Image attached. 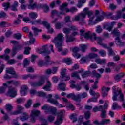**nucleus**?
I'll list each match as a JSON object with an SVG mask.
<instances>
[{
	"instance_id": "nucleus-45",
	"label": "nucleus",
	"mask_w": 125,
	"mask_h": 125,
	"mask_svg": "<svg viewBox=\"0 0 125 125\" xmlns=\"http://www.w3.org/2000/svg\"><path fill=\"white\" fill-rule=\"evenodd\" d=\"M121 17H122V11H119L117 12L116 16L113 17V19L114 20H118V19L121 18Z\"/></svg>"
},
{
	"instance_id": "nucleus-41",
	"label": "nucleus",
	"mask_w": 125,
	"mask_h": 125,
	"mask_svg": "<svg viewBox=\"0 0 125 125\" xmlns=\"http://www.w3.org/2000/svg\"><path fill=\"white\" fill-rule=\"evenodd\" d=\"M70 119L73 120V123H76L78 120L77 119V114L73 113L70 116Z\"/></svg>"
},
{
	"instance_id": "nucleus-9",
	"label": "nucleus",
	"mask_w": 125,
	"mask_h": 125,
	"mask_svg": "<svg viewBox=\"0 0 125 125\" xmlns=\"http://www.w3.org/2000/svg\"><path fill=\"white\" fill-rule=\"evenodd\" d=\"M61 71V78L62 81H69V80H70V76L67 75V73H66L67 69L64 68L63 69H62Z\"/></svg>"
},
{
	"instance_id": "nucleus-49",
	"label": "nucleus",
	"mask_w": 125,
	"mask_h": 125,
	"mask_svg": "<svg viewBox=\"0 0 125 125\" xmlns=\"http://www.w3.org/2000/svg\"><path fill=\"white\" fill-rule=\"evenodd\" d=\"M44 10V12H45L46 13L48 12L49 11V7L46 4H44L43 7L42 8Z\"/></svg>"
},
{
	"instance_id": "nucleus-26",
	"label": "nucleus",
	"mask_w": 125,
	"mask_h": 125,
	"mask_svg": "<svg viewBox=\"0 0 125 125\" xmlns=\"http://www.w3.org/2000/svg\"><path fill=\"white\" fill-rule=\"evenodd\" d=\"M6 72L7 74H10L13 76H15V75H17L15 73V71H14V68H13V67L6 68Z\"/></svg>"
},
{
	"instance_id": "nucleus-46",
	"label": "nucleus",
	"mask_w": 125,
	"mask_h": 125,
	"mask_svg": "<svg viewBox=\"0 0 125 125\" xmlns=\"http://www.w3.org/2000/svg\"><path fill=\"white\" fill-rule=\"evenodd\" d=\"M29 16L32 19H36L38 17V14L36 13L31 12L29 13Z\"/></svg>"
},
{
	"instance_id": "nucleus-2",
	"label": "nucleus",
	"mask_w": 125,
	"mask_h": 125,
	"mask_svg": "<svg viewBox=\"0 0 125 125\" xmlns=\"http://www.w3.org/2000/svg\"><path fill=\"white\" fill-rule=\"evenodd\" d=\"M116 87V86L112 87V92L113 93L112 99L113 101H116L118 99L117 97L119 96V95L120 94L119 96L120 100L121 101L124 102V95L122 94V91L118 89H117Z\"/></svg>"
},
{
	"instance_id": "nucleus-36",
	"label": "nucleus",
	"mask_w": 125,
	"mask_h": 125,
	"mask_svg": "<svg viewBox=\"0 0 125 125\" xmlns=\"http://www.w3.org/2000/svg\"><path fill=\"white\" fill-rule=\"evenodd\" d=\"M12 78H14V79H17V78H18V75L15 74V75L10 76L8 75V74H5L4 76V79H6L7 80H8L9 79H12Z\"/></svg>"
},
{
	"instance_id": "nucleus-44",
	"label": "nucleus",
	"mask_w": 125,
	"mask_h": 125,
	"mask_svg": "<svg viewBox=\"0 0 125 125\" xmlns=\"http://www.w3.org/2000/svg\"><path fill=\"white\" fill-rule=\"evenodd\" d=\"M0 58H2V59H4V60H6V61H7V60H9L10 57L8 55L4 54V55H0Z\"/></svg>"
},
{
	"instance_id": "nucleus-18",
	"label": "nucleus",
	"mask_w": 125,
	"mask_h": 125,
	"mask_svg": "<svg viewBox=\"0 0 125 125\" xmlns=\"http://www.w3.org/2000/svg\"><path fill=\"white\" fill-rule=\"evenodd\" d=\"M28 89V87H27L26 85H23L21 87V96H25L26 94H27V90Z\"/></svg>"
},
{
	"instance_id": "nucleus-50",
	"label": "nucleus",
	"mask_w": 125,
	"mask_h": 125,
	"mask_svg": "<svg viewBox=\"0 0 125 125\" xmlns=\"http://www.w3.org/2000/svg\"><path fill=\"white\" fill-rule=\"evenodd\" d=\"M62 61L63 63H66L67 65L72 64V60H71V59H64Z\"/></svg>"
},
{
	"instance_id": "nucleus-59",
	"label": "nucleus",
	"mask_w": 125,
	"mask_h": 125,
	"mask_svg": "<svg viewBox=\"0 0 125 125\" xmlns=\"http://www.w3.org/2000/svg\"><path fill=\"white\" fill-rule=\"evenodd\" d=\"M107 114L106 113V110H102L101 113V117L102 119H105L106 118V116Z\"/></svg>"
},
{
	"instance_id": "nucleus-17",
	"label": "nucleus",
	"mask_w": 125,
	"mask_h": 125,
	"mask_svg": "<svg viewBox=\"0 0 125 125\" xmlns=\"http://www.w3.org/2000/svg\"><path fill=\"white\" fill-rule=\"evenodd\" d=\"M96 41H97L98 44L101 45V46H103V47H107V44H104L102 42L103 38L100 37H97Z\"/></svg>"
},
{
	"instance_id": "nucleus-11",
	"label": "nucleus",
	"mask_w": 125,
	"mask_h": 125,
	"mask_svg": "<svg viewBox=\"0 0 125 125\" xmlns=\"http://www.w3.org/2000/svg\"><path fill=\"white\" fill-rule=\"evenodd\" d=\"M11 43H13L14 49H16L17 51L18 50H21V49L23 48V45L19 44V42H18L12 40L10 41Z\"/></svg>"
},
{
	"instance_id": "nucleus-48",
	"label": "nucleus",
	"mask_w": 125,
	"mask_h": 125,
	"mask_svg": "<svg viewBox=\"0 0 125 125\" xmlns=\"http://www.w3.org/2000/svg\"><path fill=\"white\" fill-rule=\"evenodd\" d=\"M29 64H30V61H29V60H28V59H25L23 61V67H24V68H27V67H28V66H29Z\"/></svg>"
},
{
	"instance_id": "nucleus-38",
	"label": "nucleus",
	"mask_w": 125,
	"mask_h": 125,
	"mask_svg": "<svg viewBox=\"0 0 125 125\" xmlns=\"http://www.w3.org/2000/svg\"><path fill=\"white\" fill-rule=\"evenodd\" d=\"M32 101L31 99H29L27 101L26 104H25V107L26 109H29V108H31V106H32Z\"/></svg>"
},
{
	"instance_id": "nucleus-29",
	"label": "nucleus",
	"mask_w": 125,
	"mask_h": 125,
	"mask_svg": "<svg viewBox=\"0 0 125 125\" xmlns=\"http://www.w3.org/2000/svg\"><path fill=\"white\" fill-rule=\"evenodd\" d=\"M17 108L18 111L11 113V115H18V114H20V113H21V111L24 109V107L21 106V105H18Z\"/></svg>"
},
{
	"instance_id": "nucleus-39",
	"label": "nucleus",
	"mask_w": 125,
	"mask_h": 125,
	"mask_svg": "<svg viewBox=\"0 0 125 125\" xmlns=\"http://www.w3.org/2000/svg\"><path fill=\"white\" fill-rule=\"evenodd\" d=\"M103 110V107H102V105H100L99 107L95 106L93 108V111L95 113V112H97L98 111L100 112L101 111Z\"/></svg>"
},
{
	"instance_id": "nucleus-4",
	"label": "nucleus",
	"mask_w": 125,
	"mask_h": 125,
	"mask_svg": "<svg viewBox=\"0 0 125 125\" xmlns=\"http://www.w3.org/2000/svg\"><path fill=\"white\" fill-rule=\"evenodd\" d=\"M84 18H85V14L84 13H81L75 17L74 20L76 21H78L80 25H84V24H85Z\"/></svg>"
},
{
	"instance_id": "nucleus-43",
	"label": "nucleus",
	"mask_w": 125,
	"mask_h": 125,
	"mask_svg": "<svg viewBox=\"0 0 125 125\" xmlns=\"http://www.w3.org/2000/svg\"><path fill=\"white\" fill-rule=\"evenodd\" d=\"M80 48L82 52H85V50L87 49V45L85 44H81Z\"/></svg>"
},
{
	"instance_id": "nucleus-31",
	"label": "nucleus",
	"mask_w": 125,
	"mask_h": 125,
	"mask_svg": "<svg viewBox=\"0 0 125 125\" xmlns=\"http://www.w3.org/2000/svg\"><path fill=\"white\" fill-rule=\"evenodd\" d=\"M18 6V2L15 1L14 3L11 5V10L12 11H17V7Z\"/></svg>"
},
{
	"instance_id": "nucleus-32",
	"label": "nucleus",
	"mask_w": 125,
	"mask_h": 125,
	"mask_svg": "<svg viewBox=\"0 0 125 125\" xmlns=\"http://www.w3.org/2000/svg\"><path fill=\"white\" fill-rule=\"evenodd\" d=\"M32 29L34 31V36H38L39 34L38 33L42 32V29H39L34 26H33Z\"/></svg>"
},
{
	"instance_id": "nucleus-15",
	"label": "nucleus",
	"mask_w": 125,
	"mask_h": 125,
	"mask_svg": "<svg viewBox=\"0 0 125 125\" xmlns=\"http://www.w3.org/2000/svg\"><path fill=\"white\" fill-rule=\"evenodd\" d=\"M110 88H106L105 86H103V87H102V97L104 98V97H106V96L108 95V92H109V90H110Z\"/></svg>"
},
{
	"instance_id": "nucleus-12",
	"label": "nucleus",
	"mask_w": 125,
	"mask_h": 125,
	"mask_svg": "<svg viewBox=\"0 0 125 125\" xmlns=\"http://www.w3.org/2000/svg\"><path fill=\"white\" fill-rule=\"evenodd\" d=\"M8 95H9L10 97H15V96L17 95V91H16V89L14 87L9 88L8 92Z\"/></svg>"
},
{
	"instance_id": "nucleus-37",
	"label": "nucleus",
	"mask_w": 125,
	"mask_h": 125,
	"mask_svg": "<svg viewBox=\"0 0 125 125\" xmlns=\"http://www.w3.org/2000/svg\"><path fill=\"white\" fill-rule=\"evenodd\" d=\"M32 101L31 99H29L27 101L26 104H25V107L26 109H29V108H31V106H32Z\"/></svg>"
},
{
	"instance_id": "nucleus-40",
	"label": "nucleus",
	"mask_w": 125,
	"mask_h": 125,
	"mask_svg": "<svg viewBox=\"0 0 125 125\" xmlns=\"http://www.w3.org/2000/svg\"><path fill=\"white\" fill-rule=\"evenodd\" d=\"M54 15H56V16H60V14H59V12H58L57 10H53L51 12V17L54 18Z\"/></svg>"
},
{
	"instance_id": "nucleus-3",
	"label": "nucleus",
	"mask_w": 125,
	"mask_h": 125,
	"mask_svg": "<svg viewBox=\"0 0 125 125\" xmlns=\"http://www.w3.org/2000/svg\"><path fill=\"white\" fill-rule=\"evenodd\" d=\"M42 110H44L46 114L51 113L53 115H56V108L51 106H48L47 104H45L41 107Z\"/></svg>"
},
{
	"instance_id": "nucleus-30",
	"label": "nucleus",
	"mask_w": 125,
	"mask_h": 125,
	"mask_svg": "<svg viewBox=\"0 0 125 125\" xmlns=\"http://www.w3.org/2000/svg\"><path fill=\"white\" fill-rule=\"evenodd\" d=\"M3 86L0 87V93H4L5 92V90H6L7 87H8L7 84L6 83H3Z\"/></svg>"
},
{
	"instance_id": "nucleus-57",
	"label": "nucleus",
	"mask_w": 125,
	"mask_h": 125,
	"mask_svg": "<svg viewBox=\"0 0 125 125\" xmlns=\"http://www.w3.org/2000/svg\"><path fill=\"white\" fill-rule=\"evenodd\" d=\"M54 115L55 114H52V115H50L48 117V120L49 122H53L54 121V119H55V117L54 116Z\"/></svg>"
},
{
	"instance_id": "nucleus-20",
	"label": "nucleus",
	"mask_w": 125,
	"mask_h": 125,
	"mask_svg": "<svg viewBox=\"0 0 125 125\" xmlns=\"http://www.w3.org/2000/svg\"><path fill=\"white\" fill-rule=\"evenodd\" d=\"M115 42L119 46H124V45H125V43L122 42V41L120 39V36L116 37L115 38Z\"/></svg>"
},
{
	"instance_id": "nucleus-21",
	"label": "nucleus",
	"mask_w": 125,
	"mask_h": 125,
	"mask_svg": "<svg viewBox=\"0 0 125 125\" xmlns=\"http://www.w3.org/2000/svg\"><path fill=\"white\" fill-rule=\"evenodd\" d=\"M83 11L85 16L88 15V17H90L93 14V12L92 11H89V8H85Z\"/></svg>"
},
{
	"instance_id": "nucleus-6",
	"label": "nucleus",
	"mask_w": 125,
	"mask_h": 125,
	"mask_svg": "<svg viewBox=\"0 0 125 125\" xmlns=\"http://www.w3.org/2000/svg\"><path fill=\"white\" fill-rule=\"evenodd\" d=\"M45 62L42 60H40L38 61V64L39 67H42L45 65H49L50 62V57L49 55L45 56Z\"/></svg>"
},
{
	"instance_id": "nucleus-56",
	"label": "nucleus",
	"mask_w": 125,
	"mask_h": 125,
	"mask_svg": "<svg viewBox=\"0 0 125 125\" xmlns=\"http://www.w3.org/2000/svg\"><path fill=\"white\" fill-rule=\"evenodd\" d=\"M91 35V33L90 31H88L87 32H86L85 34L83 35V37L85 39H87L88 40V39H90V36Z\"/></svg>"
},
{
	"instance_id": "nucleus-64",
	"label": "nucleus",
	"mask_w": 125,
	"mask_h": 125,
	"mask_svg": "<svg viewBox=\"0 0 125 125\" xmlns=\"http://www.w3.org/2000/svg\"><path fill=\"white\" fill-rule=\"evenodd\" d=\"M89 74H90V72L89 71L84 72V73L82 74V78H86V77H88Z\"/></svg>"
},
{
	"instance_id": "nucleus-42",
	"label": "nucleus",
	"mask_w": 125,
	"mask_h": 125,
	"mask_svg": "<svg viewBox=\"0 0 125 125\" xmlns=\"http://www.w3.org/2000/svg\"><path fill=\"white\" fill-rule=\"evenodd\" d=\"M86 0H81L78 1V3L77 5V7L79 8H81L83 5V3H85V1Z\"/></svg>"
},
{
	"instance_id": "nucleus-16",
	"label": "nucleus",
	"mask_w": 125,
	"mask_h": 125,
	"mask_svg": "<svg viewBox=\"0 0 125 125\" xmlns=\"http://www.w3.org/2000/svg\"><path fill=\"white\" fill-rule=\"evenodd\" d=\"M83 72V69H81L80 70H79L78 72H74L71 74V77L72 78H77V79H79L81 80V77H80V75L79 74H82Z\"/></svg>"
},
{
	"instance_id": "nucleus-5",
	"label": "nucleus",
	"mask_w": 125,
	"mask_h": 125,
	"mask_svg": "<svg viewBox=\"0 0 125 125\" xmlns=\"http://www.w3.org/2000/svg\"><path fill=\"white\" fill-rule=\"evenodd\" d=\"M32 25H37V24H39L40 25H43L46 27V29H49L50 28V24L46 21H42L41 19H38L33 21H30Z\"/></svg>"
},
{
	"instance_id": "nucleus-14",
	"label": "nucleus",
	"mask_w": 125,
	"mask_h": 125,
	"mask_svg": "<svg viewBox=\"0 0 125 125\" xmlns=\"http://www.w3.org/2000/svg\"><path fill=\"white\" fill-rule=\"evenodd\" d=\"M40 53H46V54H50V50L48 49V46L47 45L42 46L41 48Z\"/></svg>"
},
{
	"instance_id": "nucleus-51",
	"label": "nucleus",
	"mask_w": 125,
	"mask_h": 125,
	"mask_svg": "<svg viewBox=\"0 0 125 125\" xmlns=\"http://www.w3.org/2000/svg\"><path fill=\"white\" fill-rule=\"evenodd\" d=\"M14 38L17 40H21L22 39V34L21 33H17L14 35Z\"/></svg>"
},
{
	"instance_id": "nucleus-27",
	"label": "nucleus",
	"mask_w": 125,
	"mask_h": 125,
	"mask_svg": "<svg viewBox=\"0 0 125 125\" xmlns=\"http://www.w3.org/2000/svg\"><path fill=\"white\" fill-rule=\"evenodd\" d=\"M104 48H106L108 50V54L109 56H113V55H115V52L113 50V49L110 47H108L106 45V47H104Z\"/></svg>"
},
{
	"instance_id": "nucleus-22",
	"label": "nucleus",
	"mask_w": 125,
	"mask_h": 125,
	"mask_svg": "<svg viewBox=\"0 0 125 125\" xmlns=\"http://www.w3.org/2000/svg\"><path fill=\"white\" fill-rule=\"evenodd\" d=\"M95 61L97 64H99L100 65H105L107 62L106 59H96Z\"/></svg>"
},
{
	"instance_id": "nucleus-61",
	"label": "nucleus",
	"mask_w": 125,
	"mask_h": 125,
	"mask_svg": "<svg viewBox=\"0 0 125 125\" xmlns=\"http://www.w3.org/2000/svg\"><path fill=\"white\" fill-rule=\"evenodd\" d=\"M103 19H104V16L100 15L97 17L96 21V22H100V21H102Z\"/></svg>"
},
{
	"instance_id": "nucleus-60",
	"label": "nucleus",
	"mask_w": 125,
	"mask_h": 125,
	"mask_svg": "<svg viewBox=\"0 0 125 125\" xmlns=\"http://www.w3.org/2000/svg\"><path fill=\"white\" fill-rule=\"evenodd\" d=\"M3 6L4 7V10L7 11L8 8L10 6V4L9 3H3Z\"/></svg>"
},
{
	"instance_id": "nucleus-53",
	"label": "nucleus",
	"mask_w": 125,
	"mask_h": 125,
	"mask_svg": "<svg viewBox=\"0 0 125 125\" xmlns=\"http://www.w3.org/2000/svg\"><path fill=\"white\" fill-rule=\"evenodd\" d=\"M94 19V16H93L92 18H90L89 20V23L88 25H95V24H97V22L95 21H92V20Z\"/></svg>"
},
{
	"instance_id": "nucleus-47",
	"label": "nucleus",
	"mask_w": 125,
	"mask_h": 125,
	"mask_svg": "<svg viewBox=\"0 0 125 125\" xmlns=\"http://www.w3.org/2000/svg\"><path fill=\"white\" fill-rule=\"evenodd\" d=\"M73 100H74L75 101H81V96L80 94H78L77 95L74 94Z\"/></svg>"
},
{
	"instance_id": "nucleus-1",
	"label": "nucleus",
	"mask_w": 125,
	"mask_h": 125,
	"mask_svg": "<svg viewBox=\"0 0 125 125\" xmlns=\"http://www.w3.org/2000/svg\"><path fill=\"white\" fill-rule=\"evenodd\" d=\"M63 41H64V35L62 33L58 34L52 41L55 46L58 48V52L62 51V45H63L62 42H63Z\"/></svg>"
},
{
	"instance_id": "nucleus-8",
	"label": "nucleus",
	"mask_w": 125,
	"mask_h": 125,
	"mask_svg": "<svg viewBox=\"0 0 125 125\" xmlns=\"http://www.w3.org/2000/svg\"><path fill=\"white\" fill-rule=\"evenodd\" d=\"M64 114H65V111L61 110L60 112L58 113L57 116V119L56 121L55 122V125H60V124H62L63 122V116H64Z\"/></svg>"
},
{
	"instance_id": "nucleus-19",
	"label": "nucleus",
	"mask_w": 125,
	"mask_h": 125,
	"mask_svg": "<svg viewBox=\"0 0 125 125\" xmlns=\"http://www.w3.org/2000/svg\"><path fill=\"white\" fill-rule=\"evenodd\" d=\"M91 75L93 76V77H95L96 78V81L98 82L99 79L101 78V74L97 73V71L94 70L91 73Z\"/></svg>"
},
{
	"instance_id": "nucleus-10",
	"label": "nucleus",
	"mask_w": 125,
	"mask_h": 125,
	"mask_svg": "<svg viewBox=\"0 0 125 125\" xmlns=\"http://www.w3.org/2000/svg\"><path fill=\"white\" fill-rule=\"evenodd\" d=\"M40 111L37 110H33L31 111V121L32 123H35L36 122V117H38L40 115Z\"/></svg>"
},
{
	"instance_id": "nucleus-52",
	"label": "nucleus",
	"mask_w": 125,
	"mask_h": 125,
	"mask_svg": "<svg viewBox=\"0 0 125 125\" xmlns=\"http://www.w3.org/2000/svg\"><path fill=\"white\" fill-rule=\"evenodd\" d=\"M88 57L90 59L96 58L98 57V55L97 54L90 53L89 54Z\"/></svg>"
},
{
	"instance_id": "nucleus-13",
	"label": "nucleus",
	"mask_w": 125,
	"mask_h": 125,
	"mask_svg": "<svg viewBox=\"0 0 125 125\" xmlns=\"http://www.w3.org/2000/svg\"><path fill=\"white\" fill-rule=\"evenodd\" d=\"M47 98H48V99L47 100L48 102H49L50 103H51V104H53L54 105H56V106L58 105L59 104L57 100L54 99H51L52 98V95H51V94H49L47 97Z\"/></svg>"
},
{
	"instance_id": "nucleus-25",
	"label": "nucleus",
	"mask_w": 125,
	"mask_h": 125,
	"mask_svg": "<svg viewBox=\"0 0 125 125\" xmlns=\"http://www.w3.org/2000/svg\"><path fill=\"white\" fill-rule=\"evenodd\" d=\"M59 90L65 91L66 90V84L64 83H60L58 85Z\"/></svg>"
},
{
	"instance_id": "nucleus-63",
	"label": "nucleus",
	"mask_w": 125,
	"mask_h": 125,
	"mask_svg": "<svg viewBox=\"0 0 125 125\" xmlns=\"http://www.w3.org/2000/svg\"><path fill=\"white\" fill-rule=\"evenodd\" d=\"M31 48L30 47H26L24 50V54H30Z\"/></svg>"
},
{
	"instance_id": "nucleus-28",
	"label": "nucleus",
	"mask_w": 125,
	"mask_h": 125,
	"mask_svg": "<svg viewBox=\"0 0 125 125\" xmlns=\"http://www.w3.org/2000/svg\"><path fill=\"white\" fill-rule=\"evenodd\" d=\"M70 87L71 88H75L76 90H78V91H80V90L82 89V86L81 85H79V84L75 85L74 83H72L70 85Z\"/></svg>"
},
{
	"instance_id": "nucleus-55",
	"label": "nucleus",
	"mask_w": 125,
	"mask_h": 125,
	"mask_svg": "<svg viewBox=\"0 0 125 125\" xmlns=\"http://www.w3.org/2000/svg\"><path fill=\"white\" fill-rule=\"evenodd\" d=\"M115 24H116V22H111V25L106 28V30H108V32H111L112 31V29H113V28L114 27V25H115Z\"/></svg>"
},
{
	"instance_id": "nucleus-24",
	"label": "nucleus",
	"mask_w": 125,
	"mask_h": 125,
	"mask_svg": "<svg viewBox=\"0 0 125 125\" xmlns=\"http://www.w3.org/2000/svg\"><path fill=\"white\" fill-rule=\"evenodd\" d=\"M66 37V42H74V41H75V37L73 36H72L71 35H70V36H69V35H65Z\"/></svg>"
},
{
	"instance_id": "nucleus-34",
	"label": "nucleus",
	"mask_w": 125,
	"mask_h": 125,
	"mask_svg": "<svg viewBox=\"0 0 125 125\" xmlns=\"http://www.w3.org/2000/svg\"><path fill=\"white\" fill-rule=\"evenodd\" d=\"M112 34L116 37H120L121 35V33H120V31L118 30V28H115L112 32Z\"/></svg>"
},
{
	"instance_id": "nucleus-23",
	"label": "nucleus",
	"mask_w": 125,
	"mask_h": 125,
	"mask_svg": "<svg viewBox=\"0 0 125 125\" xmlns=\"http://www.w3.org/2000/svg\"><path fill=\"white\" fill-rule=\"evenodd\" d=\"M39 119L41 122V125H48V122H47L46 119H44L43 116H40Z\"/></svg>"
},
{
	"instance_id": "nucleus-58",
	"label": "nucleus",
	"mask_w": 125,
	"mask_h": 125,
	"mask_svg": "<svg viewBox=\"0 0 125 125\" xmlns=\"http://www.w3.org/2000/svg\"><path fill=\"white\" fill-rule=\"evenodd\" d=\"M97 37H96V35H95V33H91V35L90 36V40L91 41H96Z\"/></svg>"
},
{
	"instance_id": "nucleus-62",
	"label": "nucleus",
	"mask_w": 125,
	"mask_h": 125,
	"mask_svg": "<svg viewBox=\"0 0 125 125\" xmlns=\"http://www.w3.org/2000/svg\"><path fill=\"white\" fill-rule=\"evenodd\" d=\"M28 118V114H27L26 112H24L23 113V117L21 118V121H26V120H27Z\"/></svg>"
},
{
	"instance_id": "nucleus-35",
	"label": "nucleus",
	"mask_w": 125,
	"mask_h": 125,
	"mask_svg": "<svg viewBox=\"0 0 125 125\" xmlns=\"http://www.w3.org/2000/svg\"><path fill=\"white\" fill-rule=\"evenodd\" d=\"M102 125H110L111 124V120L109 119H102Z\"/></svg>"
},
{
	"instance_id": "nucleus-7",
	"label": "nucleus",
	"mask_w": 125,
	"mask_h": 125,
	"mask_svg": "<svg viewBox=\"0 0 125 125\" xmlns=\"http://www.w3.org/2000/svg\"><path fill=\"white\" fill-rule=\"evenodd\" d=\"M44 78L43 76H41L40 80L38 82H31L30 84L31 86H33V87H37L38 86H42V85H43V84H44Z\"/></svg>"
},
{
	"instance_id": "nucleus-33",
	"label": "nucleus",
	"mask_w": 125,
	"mask_h": 125,
	"mask_svg": "<svg viewBox=\"0 0 125 125\" xmlns=\"http://www.w3.org/2000/svg\"><path fill=\"white\" fill-rule=\"evenodd\" d=\"M47 85H45L43 87V89H44L45 90H46V91H50V89L49 88V87H50V85H51V84H50V82L47 81Z\"/></svg>"
},
{
	"instance_id": "nucleus-54",
	"label": "nucleus",
	"mask_w": 125,
	"mask_h": 125,
	"mask_svg": "<svg viewBox=\"0 0 125 125\" xmlns=\"http://www.w3.org/2000/svg\"><path fill=\"white\" fill-rule=\"evenodd\" d=\"M13 108V107H12V105L10 104H8L6 105V109L8 112H10L11 110H12Z\"/></svg>"
}]
</instances>
